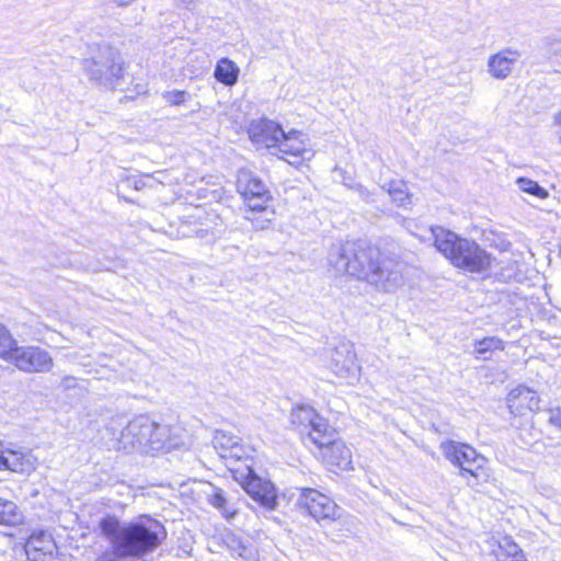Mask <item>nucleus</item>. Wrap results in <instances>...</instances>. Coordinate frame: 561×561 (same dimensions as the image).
Returning <instances> with one entry per match:
<instances>
[{
    "mask_svg": "<svg viewBox=\"0 0 561 561\" xmlns=\"http://www.w3.org/2000/svg\"><path fill=\"white\" fill-rule=\"evenodd\" d=\"M328 262L337 273L364 280L381 293H394L405 282L403 262L363 241L333 244Z\"/></svg>",
    "mask_w": 561,
    "mask_h": 561,
    "instance_id": "obj_1",
    "label": "nucleus"
},
{
    "mask_svg": "<svg viewBox=\"0 0 561 561\" xmlns=\"http://www.w3.org/2000/svg\"><path fill=\"white\" fill-rule=\"evenodd\" d=\"M102 534L107 537L117 556L139 557L160 543L163 527L156 520L121 525L118 519L106 516L100 522Z\"/></svg>",
    "mask_w": 561,
    "mask_h": 561,
    "instance_id": "obj_2",
    "label": "nucleus"
},
{
    "mask_svg": "<svg viewBox=\"0 0 561 561\" xmlns=\"http://www.w3.org/2000/svg\"><path fill=\"white\" fill-rule=\"evenodd\" d=\"M178 445L179 440L170 425L158 423L146 415L131 420L118 437V448L128 453L149 454L169 450Z\"/></svg>",
    "mask_w": 561,
    "mask_h": 561,
    "instance_id": "obj_3",
    "label": "nucleus"
},
{
    "mask_svg": "<svg viewBox=\"0 0 561 561\" xmlns=\"http://www.w3.org/2000/svg\"><path fill=\"white\" fill-rule=\"evenodd\" d=\"M436 249L457 268L480 273L490 264V256L477 242L460 238L440 227L431 228Z\"/></svg>",
    "mask_w": 561,
    "mask_h": 561,
    "instance_id": "obj_4",
    "label": "nucleus"
},
{
    "mask_svg": "<svg viewBox=\"0 0 561 561\" xmlns=\"http://www.w3.org/2000/svg\"><path fill=\"white\" fill-rule=\"evenodd\" d=\"M82 65L91 81L107 89H114L123 78L122 58L110 45L91 46L89 57L83 59Z\"/></svg>",
    "mask_w": 561,
    "mask_h": 561,
    "instance_id": "obj_5",
    "label": "nucleus"
},
{
    "mask_svg": "<svg viewBox=\"0 0 561 561\" xmlns=\"http://www.w3.org/2000/svg\"><path fill=\"white\" fill-rule=\"evenodd\" d=\"M440 449L444 456L462 471L470 473L478 480L488 481L486 459L479 456L472 447L449 440L442 443Z\"/></svg>",
    "mask_w": 561,
    "mask_h": 561,
    "instance_id": "obj_6",
    "label": "nucleus"
},
{
    "mask_svg": "<svg viewBox=\"0 0 561 561\" xmlns=\"http://www.w3.org/2000/svg\"><path fill=\"white\" fill-rule=\"evenodd\" d=\"M274 154L289 164L298 167L304 162L310 161L314 157L316 151L306 134L297 129L288 131L283 129V136H280Z\"/></svg>",
    "mask_w": 561,
    "mask_h": 561,
    "instance_id": "obj_7",
    "label": "nucleus"
},
{
    "mask_svg": "<svg viewBox=\"0 0 561 561\" xmlns=\"http://www.w3.org/2000/svg\"><path fill=\"white\" fill-rule=\"evenodd\" d=\"M327 366L337 378L347 383L359 380L360 365L352 344L341 343L331 350Z\"/></svg>",
    "mask_w": 561,
    "mask_h": 561,
    "instance_id": "obj_8",
    "label": "nucleus"
},
{
    "mask_svg": "<svg viewBox=\"0 0 561 561\" xmlns=\"http://www.w3.org/2000/svg\"><path fill=\"white\" fill-rule=\"evenodd\" d=\"M24 373H48L54 366L50 354L38 346H18L8 360Z\"/></svg>",
    "mask_w": 561,
    "mask_h": 561,
    "instance_id": "obj_9",
    "label": "nucleus"
},
{
    "mask_svg": "<svg viewBox=\"0 0 561 561\" xmlns=\"http://www.w3.org/2000/svg\"><path fill=\"white\" fill-rule=\"evenodd\" d=\"M493 248L497 249L499 255L493 254V262L496 263L495 277L502 282H510L519 278L523 266V253L511 251V243L499 236L493 238Z\"/></svg>",
    "mask_w": 561,
    "mask_h": 561,
    "instance_id": "obj_10",
    "label": "nucleus"
},
{
    "mask_svg": "<svg viewBox=\"0 0 561 561\" xmlns=\"http://www.w3.org/2000/svg\"><path fill=\"white\" fill-rule=\"evenodd\" d=\"M237 480L240 481L247 493L263 507L267 510L275 508L277 495L275 486L270 481L262 480L249 466H245V473L240 472Z\"/></svg>",
    "mask_w": 561,
    "mask_h": 561,
    "instance_id": "obj_11",
    "label": "nucleus"
},
{
    "mask_svg": "<svg viewBox=\"0 0 561 561\" xmlns=\"http://www.w3.org/2000/svg\"><path fill=\"white\" fill-rule=\"evenodd\" d=\"M248 135L257 148L275 151L280 136H283V127L272 119H253L248 126Z\"/></svg>",
    "mask_w": 561,
    "mask_h": 561,
    "instance_id": "obj_12",
    "label": "nucleus"
},
{
    "mask_svg": "<svg viewBox=\"0 0 561 561\" xmlns=\"http://www.w3.org/2000/svg\"><path fill=\"white\" fill-rule=\"evenodd\" d=\"M248 207L245 218L250 220L256 229H267L274 220L275 211L271 208V194L263 193L256 196H242Z\"/></svg>",
    "mask_w": 561,
    "mask_h": 561,
    "instance_id": "obj_13",
    "label": "nucleus"
},
{
    "mask_svg": "<svg viewBox=\"0 0 561 561\" xmlns=\"http://www.w3.org/2000/svg\"><path fill=\"white\" fill-rule=\"evenodd\" d=\"M299 504L316 519L334 518L336 515V504L314 489H302Z\"/></svg>",
    "mask_w": 561,
    "mask_h": 561,
    "instance_id": "obj_14",
    "label": "nucleus"
},
{
    "mask_svg": "<svg viewBox=\"0 0 561 561\" xmlns=\"http://www.w3.org/2000/svg\"><path fill=\"white\" fill-rule=\"evenodd\" d=\"M0 470L5 469L20 474H31L37 468V458L22 449L0 447Z\"/></svg>",
    "mask_w": 561,
    "mask_h": 561,
    "instance_id": "obj_15",
    "label": "nucleus"
},
{
    "mask_svg": "<svg viewBox=\"0 0 561 561\" xmlns=\"http://www.w3.org/2000/svg\"><path fill=\"white\" fill-rule=\"evenodd\" d=\"M56 551V543L50 534L34 531L25 543V552L31 561H50Z\"/></svg>",
    "mask_w": 561,
    "mask_h": 561,
    "instance_id": "obj_16",
    "label": "nucleus"
},
{
    "mask_svg": "<svg viewBox=\"0 0 561 561\" xmlns=\"http://www.w3.org/2000/svg\"><path fill=\"white\" fill-rule=\"evenodd\" d=\"M540 399L536 391L524 386L513 389L507 396V405L512 414L526 415L539 409Z\"/></svg>",
    "mask_w": 561,
    "mask_h": 561,
    "instance_id": "obj_17",
    "label": "nucleus"
},
{
    "mask_svg": "<svg viewBox=\"0 0 561 561\" xmlns=\"http://www.w3.org/2000/svg\"><path fill=\"white\" fill-rule=\"evenodd\" d=\"M322 459L331 470L351 468L352 454L350 448L339 438L322 449Z\"/></svg>",
    "mask_w": 561,
    "mask_h": 561,
    "instance_id": "obj_18",
    "label": "nucleus"
},
{
    "mask_svg": "<svg viewBox=\"0 0 561 561\" xmlns=\"http://www.w3.org/2000/svg\"><path fill=\"white\" fill-rule=\"evenodd\" d=\"M214 447L221 458L241 460L245 456L239 438L225 431H216L213 439Z\"/></svg>",
    "mask_w": 561,
    "mask_h": 561,
    "instance_id": "obj_19",
    "label": "nucleus"
},
{
    "mask_svg": "<svg viewBox=\"0 0 561 561\" xmlns=\"http://www.w3.org/2000/svg\"><path fill=\"white\" fill-rule=\"evenodd\" d=\"M308 436L311 442L321 450L337 439V433L335 428L332 427L328 421L320 415L314 420V423H312L311 427L309 428Z\"/></svg>",
    "mask_w": 561,
    "mask_h": 561,
    "instance_id": "obj_20",
    "label": "nucleus"
},
{
    "mask_svg": "<svg viewBox=\"0 0 561 561\" xmlns=\"http://www.w3.org/2000/svg\"><path fill=\"white\" fill-rule=\"evenodd\" d=\"M519 57L520 54L513 49H504L493 55V77L506 78Z\"/></svg>",
    "mask_w": 561,
    "mask_h": 561,
    "instance_id": "obj_21",
    "label": "nucleus"
},
{
    "mask_svg": "<svg viewBox=\"0 0 561 561\" xmlns=\"http://www.w3.org/2000/svg\"><path fill=\"white\" fill-rule=\"evenodd\" d=\"M238 191L242 196H256L270 193L264 183L249 171H241L238 175Z\"/></svg>",
    "mask_w": 561,
    "mask_h": 561,
    "instance_id": "obj_22",
    "label": "nucleus"
},
{
    "mask_svg": "<svg viewBox=\"0 0 561 561\" xmlns=\"http://www.w3.org/2000/svg\"><path fill=\"white\" fill-rule=\"evenodd\" d=\"M493 554L497 561H527L519 547L507 536L497 541V548L493 549Z\"/></svg>",
    "mask_w": 561,
    "mask_h": 561,
    "instance_id": "obj_23",
    "label": "nucleus"
},
{
    "mask_svg": "<svg viewBox=\"0 0 561 561\" xmlns=\"http://www.w3.org/2000/svg\"><path fill=\"white\" fill-rule=\"evenodd\" d=\"M207 502L219 510L226 519L233 518L237 514V508L228 504L224 491L214 484H208V490L205 492Z\"/></svg>",
    "mask_w": 561,
    "mask_h": 561,
    "instance_id": "obj_24",
    "label": "nucleus"
},
{
    "mask_svg": "<svg viewBox=\"0 0 561 561\" xmlns=\"http://www.w3.org/2000/svg\"><path fill=\"white\" fill-rule=\"evenodd\" d=\"M382 188L388 192L392 203L398 207L408 208L412 205V195L410 194L405 182L391 181L386 186H382Z\"/></svg>",
    "mask_w": 561,
    "mask_h": 561,
    "instance_id": "obj_25",
    "label": "nucleus"
},
{
    "mask_svg": "<svg viewBox=\"0 0 561 561\" xmlns=\"http://www.w3.org/2000/svg\"><path fill=\"white\" fill-rule=\"evenodd\" d=\"M239 71L236 62L228 58H221L216 65L214 75L219 82L226 85H233L238 81Z\"/></svg>",
    "mask_w": 561,
    "mask_h": 561,
    "instance_id": "obj_26",
    "label": "nucleus"
},
{
    "mask_svg": "<svg viewBox=\"0 0 561 561\" xmlns=\"http://www.w3.org/2000/svg\"><path fill=\"white\" fill-rule=\"evenodd\" d=\"M227 545L231 552L247 561L256 559V549L248 539L231 535L227 539Z\"/></svg>",
    "mask_w": 561,
    "mask_h": 561,
    "instance_id": "obj_27",
    "label": "nucleus"
},
{
    "mask_svg": "<svg viewBox=\"0 0 561 561\" xmlns=\"http://www.w3.org/2000/svg\"><path fill=\"white\" fill-rule=\"evenodd\" d=\"M23 518L15 503L0 497V525L16 526L23 523Z\"/></svg>",
    "mask_w": 561,
    "mask_h": 561,
    "instance_id": "obj_28",
    "label": "nucleus"
},
{
    "mask_svg": "<svg viewBox=\"0 0 561 561\" xmlns=\"http://www.w3.org/2000/svg\"><path fill=\"white\" fill-rule=\"evenodd\" d=\"M319 416L316 410L308 405L297 407L290 413V422L301 431L311 427L314 420Z\"/></svg>",
    "mask_w": 561,
    "mask_h": 561,
    "instance_id": "obj_29",
    "label": "nucleus"
},
{
    "mask_svg": "<svg viewBox=\"0 0 561 561\" xmlns=\"http://www.w3.org/2000/svg\"><path fill=\"white\" fill-rule=\"evenodd\" d=\"M175 10L185 19L204 15L205 0H173Z\"/></svg>",
    "mask_w": 561,
    "mask_h": 561,
    "instance_id": "obj_30",
    "label": "nucleus"
},
{
    "mask_svg": "<svg viewBox=\"0 0 561 561\" xmlns=\"http://www.w3.org/2000/svg\"><path fill=\"white\" fill-rule=\"evenodd\" d=\"M16 345V341L12 337L11 333L0 323V357L8 362L12 357Z\"/></svg>",
    "mask_w": 561,
    "mask_h": 561,
    "instance_id": "obj_31",
    "label": "nucleus"
},
{
    "mask_svg": "<svg viewBox=\"0 0 561 561\" xmlns=\"http://www.w3.org/2000/svg\"><path fill=\"white\" fill-rule=\"evenodd\" d=\"M517 184L523 192L529 193L539 198L548 197V192L543 187H541L537 182L530 179L519 178L517 180Z\"/></svg>",
    "mask_w": 561,
    "mask_h": 561,
    "instance_id": "obj_32",
    "label": "nucleus"
},
{
    "mask_svg": "<svg viewBox=\"0 0 561 561\" xmlns=\"http://www.w3.org/2000/svg\"><path fill=\"white\" fill-rule=\"evenodd\" d=\"M542 48L549 58H560L561 59V38L557 37H546L543 39Z\"/></svg>",
    "mask_w": 561,
    "mask_h": 561,
    "instance_id": "obj_33",
    "label": "nucleus"
},
{
    "mask_svg": "<svg viewBox=\"0 0 561 561\" xmlns=\"http://www.w3.org/2000/svg\"><path fill=\"white\" fill-rule=\"evenodd\" d=\"M162 96L168 104L179 106L187 101L190 94L183 90H173L164 92Z\"/></svg>",
    "mask_w": 561,
    "mask_h": 561,
    "instance_id": "obj_34",
    "label": "nucleus"
},
{
    "mask_svg": "<svg viewBox=\"0 0 561 561\" xmlns=\"http://www.w3.org/2000/svg\"><path fill=\"white\" fill-rule=\"evenodd\" d=\"M491 350V339H483L474 344L473 354L477 359L486 360L489 359L488 353Z\"/></svg>",
    "mask_w": 561,
    "mask_h": 561,
    "instance_id": "obj_35",
    "label": "nucleus"
},
{
    "mask_svg": "<svg viewBox=\"0 0 561 561\" xmlns=\"http://www.w3.org/2000/svg\"><path fill=\"white\" fill-rule=\"evenodd\" d=\"M356 191L358 192L359 196L366 201V202H374L373 194L363 185H357Z\"/></svg>",
    "mask_w": 561,
    "mask_h": 561,
    "instance_id": "obj_36",
    "label": "nucleus"
},
{
    "mask_svg": "<svg viewBox=\"0 0 561 561\" xmlns=\"http://www.w3.org/2000/svg\"><path fill=\"white\" fill-rule=\"evenodd\" d=\"M151 179L161 184H165L169 182V174L165 171H158L151 175Z\"/></svg>",
    "mask_w": 561,
    "mask_h": 561,
    "instance_id": "obj_37",
    "label": "nucleus"
},
{
    "mask_svg": "<svg viewBox=\"0 0 561 561\" xmlns=\"http://www.w3.org/2000/svg\"><path fill=\"white\" fill-rule=\"evenodd\" d=\"M135 0H111L114 4L117 7H128Z\"/></svg>",
    "mask_w": 561,
    "mask_h": 561,
    "instance_id": "obj_38",
    "label": "nucleus"
},
{
    "mask_svg": "<svg viewBox=\"0 0 561 561\" xmlns=\"http://www.w3.org/2000/svg\"><path fill=\"white\" fill-rule=\"evenodd\" d=\"M551 422L557 423L558 426L561 428V411L558 410L557 414H552Z\"/></svg>",
    "mask_w": 561,
    "mask_h": 561,
    "instance_id": "obj_39",
    "label": "nucleus"
},
{
    "mask_svg": "<svg viewBox=\"0 0 561 561\" xmlns=\"http://www.w3.org/2000/svg\"><path fill=\"white\" fill-rule=\"evenodd\" d=\"M75 382V378L67 376L62 379V383L65 387H71V385Z\"/></svg>",
    "mask_w": 561,
    "mask_h": 561,
    "instance_id": "obj_40",
    "label": "nucleus"
},
{
    "mask_svg": "<svg viewBox=\"0 0 561 561\" xmlns=\"http://www.w3.org/2000/svg\"><path fill=\"white\" fill-rule=\"evenodd\" d=\"M554 122L561 126V111L554 115Z\"/></svg>",
    "mask_w": 561,
    "mask_h": 561,
    "instance_id": "obj_41",
    "label": "nucleus"
},
{
    "mask_svg": "<svg viewBox=\"0 0 561 561\" xmlns=\"http://www.w3.org/2000/svg\"><path fill=\"white\" fill-rule=\"evenodd\" d=\"M492 343H493V348H494V347H496V346L494 345V343H495V340H494V339L492 340Z\"/></svg>",
    "mask_w": 561,
    "mask_h": 561,
    "instance_id": "obj_42",
    "label": "nucleus"
}]
</instances>
